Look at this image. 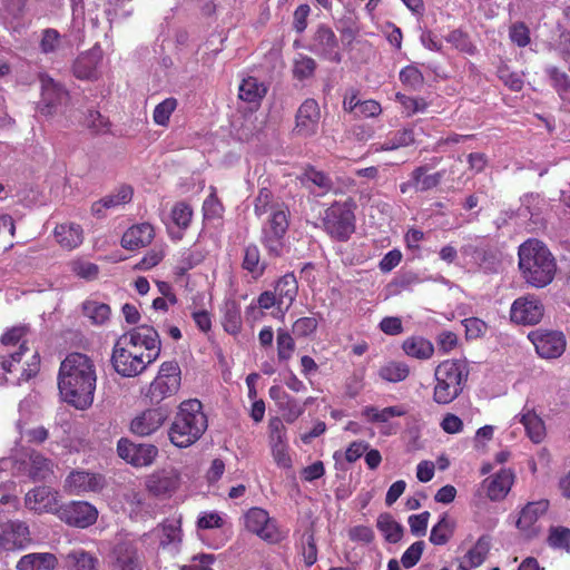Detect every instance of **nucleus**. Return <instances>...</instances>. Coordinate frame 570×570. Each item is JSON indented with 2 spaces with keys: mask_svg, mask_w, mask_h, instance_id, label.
I'll list each match as a JSON object with an SVG mask.
<instances>
[{
  "mask_svg": "<svg viewBox=\"0 0 570 570\" xmlns=\"http://www.w3.org/2000/svg\"><path fill=\"white\" fill-rule=\"evenodd\" d=\"M181 541V529L178 521H166L161 524L160 546L166 548Z\"/></svg>",
  "mask_w": 570,
  "mask_h": 570,
  "instance_id": "13d9d810",
  "label": "nucleus"
},
{
  "mask_svg": "<svg viewBox=\"0 0 570 570\" xmlns=\"http://www.w3.org/2000/svg\"><path fill=\"white\" fill-rule=\"evenodd\" d=\"M519 268L528 284L542 288L549 285L557 271L554 257L538 239H528L519 246Z\"/></svg>",
  "mask_w": 570,
  "mask_h": 570,
  "instance_id": "20e7f679",
  "label": "nucleus"
},
{
  "mask_svg": "<svg viewBox=\"0 0 570 570\" xmlns=\"http://www.w3.org/2000/svg\"><path fill=\"white\" fill-rule=\"evenodd\" d=\"M38 80L40 82V100L37 104V109L42 116L51 117L60 108L68 106L70 94L61 82L46 72H40Z\"/></svg>",
  "mask_w": 570,
  "mask_h": 570,
  "instance_id": "1a4fd4ad",
  "label": "nucleus"
},
{
  "mask_svg": "<svg viewBox=\"0 0 570 570\" xmlns=\"http://www.w3.org/2000/svg\"><path fill=\"white\" fill-rule=\"evenodd\" d=\"M402 350L407 356L417 360H429L434 354L433 344L422 336L407 337L402 344Z\"/></svg>",
  "mask_w": 570,
  "mask_h": 570,
  "instance_id": "58836bf2",
  "label": "nucleus"
},
{
  "mask_svg": "<svg viewBox=\"0 0 570 570\" xmlns=\"http://www.w3.org/2000/svg\"><path fill=\"white\" fill-rule=\"evenodd\" d=\"M118 455L136 468L149 466L158 455L154 444H137L128 439H120L117 443Z\"/></svg>",
  "mask_w": 570,
  "mask_h": 570,
  "instance_id": "dca6fc26",
  "label": "nucleus"
},
{
  "mask_svg": "<svg viewBox=\"0 0 570 570\" xmlns=\"http://www.w3.org/2000/svg\"><path fill=\"white\" fill-rule=\"evenodd\" d=\"M549 505L550 503L546 499L528 502L520 511L515 522L517 528L524 532L533 531L534 524L547 513Z\"/></svg>",
  "mask_w": 570,
  "mask_h": 570,
  "instance_id": "cd10ccee",
  "label": "nucleus"
},
{
  "mask_svg": "<svg viewBox=\"0 0 570 570\" xmlns=\"http://www.w3.org/2000/svg\"><path fill=\"white\" fill-rule=\"evenodd\" d=\"M395 100L403 107L406 117L416 112H422L428 108V102L421 97H410L402 92H396Z\"/></svg>",
  "mask_w": 570,
  "mask_h": 570,
  "instance_id": "4d7b16f0",
  "label": "nucleus"
},
{
  "mask_svg": "<svg viewBox=\"0 0 570 570\" xmlns=\"http://www.w3.org/2000/svg\"><path fill=\"white\" fill-rule=\"evenodd\" d=\"M546 73L560 98L570 104V77L554 66L548 67Z\"/></svg>",
  "mask_w": 570,
  "mask_h": 570,
  "instance_id": "79ce46f5",
  "label": "nucleus"
},
{
  "mask_svg": "<svg viewBox=\"0 0 570 570\" xmlns=\"http://www.w3.org/2000/svg\"><path fill=\"white\" fill-rule=\"evenodd\" d=\"M220 324L226 333L237 336L243 328L240 305L235 299H226L220 307Z\"/></svg>",
  "mask_w": 570,
  "mask_h": 570,
  "instance_id": "c85d7f7f",
  "label": "nucleus"
},
{
  "mask_svg": "<svg viewBox=\"0 0 570 570\" xmlns=\"http://www.w3.org/2000/svg\"><path fill=\"white\" fill-rule=\"evenodd\" d=\"M549 547L570 552V529L563 525H552L547 538Z\"/></svg>",
  "mask_w": 570,
  "mask_h": 570,
  "instance_id": "09e8293b",
  "label": "nucleus"
},
{
  "mask_svg": "<svg viewBox=\"0 0 570 570\" xmlns=\"http://www.w3.org/2000/svg\"><path fill=\"white\" fill-rule=\"evenodd\" d=\"M114 570H141L137 547L131 542H119L111 552Z\"/></svg>",
  "mask_w": 570,
  "mask_h": 570,
  "instance_id": "5701e85b",
  "label": "nucleus"
},
{
  "mask_svg": "<svg viewBox=\"0 0 570 570\" xmlns=\"http://www.w3.org/2000/svg\"><path fill=\"white\" fill-rule=\"evenodd\" d=\"M26 507L37 513L51 512L56 514L58 500L56 493L49 487H37L26 494Z\"/></svg>",
  "mask_w": 570,
  "mask_h": 570,
  "instance_id": "4be33fe9",
  "label": "nucleus"
},
{
  "mask_svg": "<svg viewBox=\"0 0 570 570\" xmlns=\"http://www.w3.org/2000/svg\"><path fill=\"white\" fill-rule=\"evenodd\" d=\"M275 294L278 299V306H291L295 301L298 292V284L293 273L283 275L275 285Z\"/></svg>",
  "mask_w": 570,
  "mask_h": 570,
  "instance_id": "c9c22d12",
  "label": "nucleus"
},
{
  "mask_svg": "<svg viewBox=\"0 0 570 570\" xmlns=\"http://www.w3.org/2000/svg\"><path fill=\"white\" fill-rule=\"evenodd\" d=\"M277 358L279 363H287L296 348V344L292 335L284 328L277 330L276 336Z\"/></svg>",
  "mask_w": 570,
  "mask_h": 570,
  "instance_id": "49530a36",
  "label": "nucleus"
},
{
  "mask_svg": "<svg viewBox=\"0 0 570 570\" xmlns=\"http://www.w3.org/2000/svg\"><path fill=\"white\" fill-rule=\"evenodd\" d=\"M528 338L542 358H558L566 351V336L560 331L535 330L529 333Z\"/></svg>",
  "mask_w": 570,
  "mask_h": 570,
  "instance_id": "4468645a",
  "label": "nucleus"
},
{
  "mask_svg": "<svg viewBox=\"0 0 570 570\" xmlns=\"http://www.w3.org/2000/svg\"><path fill=\"white\" fill-rule=\"evenodd\" d=\"M399 77L404 86L413 90L419 89L424 82V77L421 70L412 65L402 68Z\"/></svg>",
  "mask_w": 570,
  "mask_h": 570,
  "instance_id": "680f3d73",
  "label": "nucleus"
},
{
  "mask_svg": "<svg viewBox=\"0 0 570 570\" xmlns=\"http://www.w3.org/2000/svg\"><path fill=\"white\" fill-rule=\"evenodd\" d=\"M178 101L174 97L166 98L159 102L153 111V120L156 125L167 127L170 116L176 110Z\"/></svg>",
  "mask_w": 570,
  "mask_h": 570,
  "instance_id": "8fccbe9b",
  "label": "nucleus"
},
{
  "mask_svg": "<svg viewBox=\"0 0 570 570\" xmlns=\"http://www.w3.org/2000/svg\"><path fill=\"white\" fill-rule=\"evenodd\" d=\"M277 407L287 423L295 422L304 413V405H301L297 400L291 395L278 404Z\"/></svg>",
  "mask_w": 570,
  "mask_h": 570,
  "instance_id": "052dcab7",
  "label": "nucleus"
},
{
  "mask_svg": "<svg viewBox=\"0 0 570 570\" xmlns=\"http://www.w3.org/2000/svg\"><path fill=\"white\" fill-rule=\"evenodd\" d=\"M70 271L87 282H91L97 279L99 275V266L95 263L83 261V259H75L70 263Z\"/></svg>",
  "mask_w": 570,
  "mask_h": 570,
  "instance_id": "5fc2aeb1",
  "label": "nucleus"
},
{
  "mask_svg": "<svg viewBox=\"0 0 570 570\" xmlns=\"http://www.w3.org/2000/svg\"><path fill=\"white\" fill-rule=\"evenodd\" d=\"M318 320L314 316H304L297 318L292 326V331L296 337H307L316 332Z\"/></svg>",
  "mask_w": 570,
  "mask_h": 570,
  "instance_id": "0e129e2a",
  "label": "nucleus"
},
{
  "mask_svg": "<svg viewBox=\"0 0 570 570\" xmlns=\"http://www.w3.org/2000/svg\"><path fill=\"white\" fill-rule=\"evenodd\" d=\"M410 375V367L404 362L390 361L379 370V376L390 383H399Z\"/></svg>",
  "mask_w": 570,
  "mask_h": 570,
  "instance_id": "a19ab883",
  "label": "nucleus"
},
{
  "mask_svg": "<svg viewBox=\"0 0 570 570\" xmlns=\"http://www.w3.org/2000/svg\"><path fill=\"white\" fill-rule=\"evenodd\" d=\"M105 478L85 470L71 471L65 480V491L72 495L97 492L104 488Z\"/></svg>",
  "mask_w": 570,
  "mask_h": 570,
  "instance_id": "a211bd4d",
  "label": "nucleus"
},
{
  "mask_svg": "<svg viewBox=\"0 0 570 570\" xmlns=\"http://www.w3.org/2000/svg\"><path fill=\"white\" fill-rule=\"evenodd\" d=\"M134 189L129 185L119 186L115 193L109 194L91 205V213L97 217H104L105 212L131 202Z\"/></svg>",
  "mask_w": 570,
  "mask_h": 570,
  "instance_id": "bb28decb",
  "label": "nucleus"
},
{
  "mask_svg": "<svg viewBox=\"0 0 570 570\" xmlns=\"http://www.w3.org/2000/svg\"><path fill=\"white\" fill-rule=\"evenodd\" d=\"M102 56L104 52L99 45H95L88 51L80 53L72 65L73 76L80 80H96Z\"/></svg>",
  "mask_w": 570,
  "mask_h": 570,
  "instance_id": "aec40b11",
  "label": "nucleus"
},
{
  "mask_svg": "<svg viewBox=\"0 0 570 570\" xmlns=\"http://www.w3.org/2000/svg\"><path fill=\"white\" fill-rule=\"evenodd\" d=\"M242 268L249 273L254 279L264 275L266 263L262 261L261 250L256 244L252 243L245 246Z\"/></svg>",
  "mask_w": 570,
  "mask_h": 570,
  "instance_id": "f704fd0d",
  "label": "nucleus"
},
{
  "mask_svg": "<svg viewBox=\"0 0 570 570\" xmlns=\"http://www.w3.org/2000/svg\"><path fill=\"white\" fill-rule=\"evenodd\" d=\"M179 386L180 384L176 383L174 379L164 380L163 376H156L149 384L145 396L151 404H160L165 399L174 395Z\"/></svg>",
  "mask_w": 570,
  "mask_h": 570,
  "instance_id": "7c9ffc66",
  "label": "nucleus"
},
{
  "mask_svg": "<svg viewBox=\"0 0 570 570\" xmlns=\"http://www.w3.org/2000/svg\"><path fill=\"white\" fill-rule=\"evenodd\" d=\"M469 373L465 361L451 358L441 362L434 370L433 401L439 405L452 403L462 394Z\"/></svg>",
  "mask_w": 570,
  "mask_h": 570,
  "instance_id": "423d86ee",
  "label": "nucleus"
},
{
  "mask_svg": "<svg viewBox=\"0 0 570 570\" xmlns=\"http://www.w3.org/2000/svg\"><path fill=\"white\" fill-rule=\"evenodd\" d=\"M514 481V474L509 469H501L483 481L487 495L492 501L503 500Z\"/></svg>",
  "mask_w": 570,
  "mask_h": 570,
  "instance_id": "b1692460",
  "label": "nucleus"
},
{
  "mask_svg": "<svg viewBox=\"0 0 570 570\" xmlns=\"http://www.w3.org/2000/svg\"><path fill=\"white\" fill-rule=\"evenodd\" d=\"M544 314L542 302L533 294L518 297L511 305L510 320L518 325H535Z\"/></svg>",
  "mask_w": 570,
  "mask_h": 570,
  "instance_id": "ddd939ff",
  "label": "nucleus"
},
{
  "mask_svg": "<svg viewBox=\"0 0 570 570\" xmlns=\"http://www.w3.org/2000/svg\"><path fill=\"white\" fill-rule=\"evenodd\" d=\"M429 168L426 166H419L413 169L411 173V178L413 179L414 189L416 191H428L435 187H438L444 176V171H435L433 174H428Z\"/></svg>",
  "mask_w": 570,
  "mask_h": 570,
  "instance_id": "e433bc0d",
  "label": "nucleus"
},
{
  "mask_svg": "<svg viewBox=\"0 0 570 570\" xmlns=\"http://www.w3.org/2000/svg\"><path fill=\"white\" fill-rule=\"evenodd\" d=\"M30 328L27 325L13 326L6 331L0 337V381L6 380L8 374H16L17 381H28L38 372L40 357L36 352L32 355L35 368H24L20 365L22 356L29 351L24 338Z\"/></svg>",
  "mask_w": 570,
  "mask_h": 570,
  "instance_id": "7ed1b4c3",
  "label": "nucleus"
},
{
  "mask_svg": "<svg viewBox=\"0 0 570 570\" xmlns=\"http://www.w3.org/2000/svg\"><path fill=\"white\" fill-rule=\"evenodd\" d=\"M303 539L304 546L302 553L304 557V562L307 567H311L317 561V546L313 528H309L304 532Z\"/></svg>",
  "mask_w": 570,
  "mask_h": 570,
  "instance_id": "e2e57ef3",
  "label": "nucleus"
},
{
  "mask_svg": "<svg viewBox=\"0 0 570 570\" xmlns=\"http://www.w3.org/2000/svg\"><path fill=\"white\" fill-rule=\"evenodd\" d=\"M170 217L179 229H187L193 218V209L186 202H178L173 206Z\"/></svg>",
  "mask_w": 570,
  "mask_h": 570,
  "instance_id": "864d4df0",
  "label": "nucleus"
},
{
  "mask_svg": "<svg viewBox=\"0 0 570 570\" xmlns=\"http://www.w3.org/2000/svg\"><path fill=\"white\" fill-rule=\"evenodd\" d=\"M244 525L248 532L271 544L278 543L284 538L277 521L262 508H250L244 514Z\"/></svg>",
  "mask_w": 570,
  "mask_h": 570,
  "instance_id": "9d476101",
  "label": "nucleus"
},
{
  "mask_svg": "<svg viewBox=\"0 0 570 570\" xmlns=\"http://www.w3.org/2000/svg\"><path fill=\"white\" fill-rule=\"evenodd\" d=\"M145 487L155 498H170L180 487V473L175 469L155 471L146 478Z\"/></svg>",
  "mask_w": 570,
  "mask_h": 570,
  "instance_id": "2eb2a0df",
  "label": "nucleus"
},
{
  "mask_svg": "<svg viewBox=\"0 0 570 570\" xmlns=\"http://www.w3.org/2000/svg\"><path fill=\"white\" fill-rule=\"evenodd\" d=\"M445 40L463 53L473 55L476 50L469 35L461 29L450 31L445 36Z\"/></svg>",
  "mask_w": 570,
  "mask_h": 570,
  "instance_id": "603ef678",
  "label": "nucleus"
},
{
  "mask_svg": "<svg viewBox=\"0 0 570 570\" xmlns=\"http://www.w3.org/2000/svg\"><path fill=\"white\" fill-rule=\"evenodd\" d=\"M82 309L85 316H87L96 325L106 323L110 316L109 305L96 301L85 302Z\"/></svg>",
  "mask_w": 570,
  "mask_h": 570,
  "instance_id": "de8ad7c7",
  "label": "nucleus"
},
{
  "mask_svg": "<svg viewBox=\"0 0 570 570\" xmlns=\"http://www.w3.org/2000/svg\"><path fill=\"white\" fill-rule=\"evenodd\" d=\"M169 417L167 406L146 409L139 412L130 422V431L139 436H148L157 432Z\"/></svg>",
  "mask_w": 570,
  "mask_h": 570,
  "instance_id": "f3484780",
  "label": "nucleus"
},
{
  "mask_svg": "<svg viewBox=\"0 0 570 570\" xmlns=\"http://www.w3.org/2000/svg\"><path fill=\"white\" fill-rule=\"evenodd\" d=\"M304 178L318 187L323 194H327L333 189V181L331 177L326 173L317 170L313 166H307L305 168Z\"/></svg>",
  "mask_w": 570,
  "mask_h": 570,
  "instance_id": "6e6d98bb",
  "label": "nucleus"
},
{
  "mask_svg": "<svg viewBox=\"0 0 570 570\" xmlns=\"http://www.w3.org/2000/svg\"><path fill=\"white\" fill-rule=\"evenodd\" d=\"M424 541H415L402 554L401 563L405 569L414 567L421 559L424 551Z\"/></svg>",
  "mask_w": 570,
  "mask_h": 570,
  "instance_id": "774afa93",
  "label": "nucleus"
},
{
  "mask_svg": "<svg viewBox=\"0 0 570 570\" xmlns=\"http://www.w3.org/2000/svg\"><path fill=\"white\" fill-rule=\"evenodd\" d=\"M377 529L384 534L386 541L391 543L399 542L403 537V528L389 513L380 514L377 519Z\"/></svg>",
  "mask_w": 570,
  "mask_h": 570,
  "instance_id": "37998d69",
  "label": "nucleus"
},
{
  "mask_svg": "<svg viewBox=\"0 0 570 570\" xmlns=\"http://www.w3.org/2000/svg\"><path fill=\"white\" fill-rule=\"evenodd\" d=\"M267 86L256 77L244 78L238 87V98L248 104L259 105L267 94Z\"/></svg>",
  "mask_w": 570,
  "mask_h": 570,
  "instance_id": "2f4dec72",
  "label": "nucleus"
},
{
  "mask_svg": "<svg viewBox=\"0 0 570 570\" xmlns=\"http://www.w3.org/2000/svg\"><path fill=\"white\" fill-rule=\"evenodd\" d=\"M356 203L348 197L345 200L332 203L322 217L324 230L337 242H347L356 229Z\"/></svg>",
  "mask_w": 570,
  "mask_h": 570,
  "instance_id": "0eeeda50",
  "label": "nucleus"
},
{
  "mask_svg": "<svg viewBox=\"0 0 570 570\" xmlns=\"http://www.w3.org/2000/svg\"><path fill=\"white\" fill-rule=\"evenodd\" d=\"M61 47V36L57 29L47 28L42 31L39 43L40 51L45 55L53 53Z\"/></svg>",
  "mask_w": 570,
  "mask_h": 570,
  "instance_id": "bf43d9fd",
  "label": "nucleus"
},
{
  "mask_svg": "<svg viewBox=\"0 0 570 570\" xmlns=\"http://www.w3.org/2000/svg\"><path fill=\"white\" fill-rule=\"evenodd\" d=\"M454 529V521L450 520L446 513L442 514L439 522L431 529L430 542L434 546L446 544L453 537Z\"/></svg>",
  "mask_w": 570,
  "mask_h": 570,
  "instance_id": "ea45409f",
  "label": "nucleus"
},
{
  "mask_svg": "<svg viewBox=\"0 0 570 570\" xmlns=\"http://www.w3.org/2000/svg\"><path fill=\"white\" fill-rule=\"evenodd\" d=\"M285 206L283 202H278L275 198L274 193L269 188L262 187L254 199V214L256 217L261 218Z\"/></svg>",
  "mask_w": 570,
  "mask_h": 570,
  "instance_id": "4c0bfd02",
  "label": "nucleus"
},
{
  "mask_svg": "<svg viewBox=\"0 0 570 570\" xmlns=\"http://www.w3.org/2000/svg\"><path fill=\"white\" fill-rule=\"evenodd\" d=\"M29 461V475L33 481L46 480L51 474V462L41 453L32 452Z\"/></svg>",
  "mask_w": 570,
  "mask_h": 570,
  "instance_id": "c03bdc74",
  "label": "nucleus"
},
{
  "mask_svg": "<svg viewBox=\"0 0 570 570\" xmlns=\"http://www.w3.org/2000/svg\"><path fill=\"white\" fill-rule=\"evenodd\" d=\"M161 341L149 325H140L120 335L112 348L111 364L124 377L141 374L160 355Z\"/></svg>",
  "mask_w": 570,
  "mask_h": 570,
  "instance_id": "f257e3e1",
  "label": "nucleus"
},
{
  "mask_svg": "<svg viewBox=\"0 0 570 570\" xmlns=\"http://www.w3.org/2000/svg\"><path fill=\"white\" fill-rule=\"evenodd\" d=\"M86 124L95 134H106L111 126L109 119L102 116L98 110H88Z\"/></svg>",
  "mask_w": 570,
  "mask_h": 570,
  "instance_id": "338daca9",
  "label": "nucleus"
},
{
  "mask_svg": "<svg viewBox=\"0 0 570 570\" xmlns=\"http://www.w3.org/2000/svg\"><path fill=\"white\" fill-rule=\"evenodd\" d=\"M490 541L489 535H481L475 544L465 553L464 561L460 563L458 570H471L480 567L489 554Z\"/></svg>",
  "mask_w": 570,
  "mask_h": 570,
  "instance_id": "473e14b6",
  "label": "nucleus"
},
{
  "mask_svg": "<svg viewBox=\"0 0 570 570\" xmlns=\"http://www.w3.org/2000/svg\"><path fill=\"white\" fill-rule=\"evenodd\" d=\"M155 237L154 226L141 223L129 227L121 237V246L125 249L135 250L148 246Z\"/></svg>",
  "mask_w": 570,
  "mask_h": 570,
  "instance_id": "393cba45",
  "label": "nucleus"
},
{
  "mask_svg": "<svg viewBox=\"0 0 570 570\" xmlns=\"http://www.w3.org/2000/svg\"><path fill=\"white\" fill-rule=\"evenodd\" d=\"M519 422L523 425L527 436L535 444H540L547 436V428L542 417L527 405L519 414Z\"/></svg>",
  "mask_w": 570,
  "mask_h": 570,
  "instance_id": "a878e982",
  "label": "nucleus"
},
{
  "mask_svg": "<svg viewBox=\"0 0 570 570\" xmlns=\"http://www.w3.org/2000/svg\"><path fill=\"white\" fill-rule=\"evenodd\" d=\"M316 68L317 63L312 57L298 53L293 61V77L299 81L309 79L314 76Z\"/></svg>",
  "mask_w": 570,
  "mask_h": 570,
  "instance_id": "a18cd8bd",
  "label": "nucleus"
},
{
  "mask_svg": "<svg viewBox=\"0 0 570 570\" xmlns=\"http://www.w3.org/2000/svg\"><path fill=\"white\" fill-rule=\"evenodd\" d=\"M208 420L200 401L193 399L180 403L178 411L168 429L170 442L185 449L197 442L205 433Z\"/></svg>",
  "mask_w": 570,
  "mask_h": 570,
  "instance_id": "39448f33",
  "label": "nucleus"
},
{
  "mask_svg": "<svg viewBox=\"0 0 570 570\" xmlns=\"http://www.w3.org/2000/svg\"><path fill=\"white\" fill-rule=\"evenodd\" d=\"M53 235L57 243L67 250L77 248L83 240V230L79 224L75 223L57 225Z\"/></svg>",
  "mask_w": 570,
  "mask_h": 570,
  "instance_id": "c756f323",
  "label": "nucleus"
},
{
  "mask_svg": "<svg viewBox=\"0 0 570 570\" xmlns=\"http://www.w3.org/2000/svg\"><path fill=\"white\" fill-rule=\"evenodd\" d=\"M321 111L315 99H306L296 112L295 132L302 137H311L316 134Z\"/></svg>",
  "mask_w": 570,
  "mask_h": 570,
  "instance_id": "6ab92c4d",
  "label": "nucleus"
},
{
  "mask_svg": "<svg viewBox=\"0 0 570 570\" xmlns=\"http://www.w3.org/2000/svg\"><path fill=\"white\" fill-rule=\"evenodd\" d=\"M509 38L518 47L524 48L530 41V29L524 22H514L509 28Z\"/></svg>",
  "mask_w": 570,
  "mask_h": 570,
  "instance_id": "69168bd1",
  "label": "nucleus"
},
{
  "mask_svg": "<svg viewBox=\"0 0 570 570\" xmlns=\"http://www.w3.org/2000/svg\"><path fill=\"white\" fill-rule=\"evenodd\" d=\"M96 382V366L88 355L72 352L61 362L58 387L62 399L75 409L87 410L91 406Z\"/></svg>",
  "mask_w": 570,
  "mask_h": 570,
  "instance_id": "f03ea898",
  "label": "nucleus"
},
{
  "mask_svg": "<svg viewBox=\"0 0 570 570\" xmlns=\"http://www.w3.org/2000/svg\"><path fill=\"white\" fill-rule=\"evenodd\" d=\"M98 510L87 501H70L58 507L56 515L66 524L87 529L98 519Z\"/></svg>",
  "mask_w": 570,
  "mask_h": 570,
  "instance_id": "f8f14e48",
  "label": "nucleus"
},
{
  "mask_svg": "<svg viewBox=\"0 0 570 570\" xmlns=\"http://www.w3.org/2000/svg\"><path fill=\"white\" fill-rule=\"evenodd\" d=\"M58 560L52 553H29L20 558L17 570H53Z\"/></svg>",
  "mask_w": 570,
  "mask_h": 570,
  "instance_id": "72a5a7b5",
  "label": "nucleus"
},
{
  "mask_svg": "<svg viewBox=\"0 0 570 570\" xmlns=\"http://www.w3.org/2000/svg\"><path fill=\"white\" fill-rule=\"evenodd\" d=\"M307 49L321 59L334 63L342 61L340 40L334 30L325 23L317 26Z\"/></svg>",
  "mask_w": 570,
  "mask_h": 570,
  "instance_id": "9b49d317",
  "label": "nucleus"
},
{
  "mask_svg": "<svg viewBox=\"0 0 570 570\" xmlns=\"http://www.w3.org/2000/svg\"><path fill=\"white\" fill-rule=\"evenodd\" d=\"M498 78L511 91H521L524 85L522 76L510 69L505 63H501L497 69Z\"/></svg>",
  "mask_w": 570,
  "mask_h": 570,
  "instance_id": "3c124183",
  "label": "nucleus"
},
{
  "mask_svg": "<svg viewBox=\"0 0 570 570\" xmlns=\"http://www.w3.org/2000/svg\"><path fill=\"white\" fill-rule=\"evenodd\" d=\"M289 209L287 206L271 215L262 228L261 243L268 256L281 257L285 247V236L289 227Z\"/></svg>",
  "mask_w": 570,
  "mask_h": 570,
  "instance_id": "6e6552de",
  "label": "nucleus"
},
{
  "mask_svg": "<svg viewBox=\"0 0 570 570\" xmlns=\"http://www.w3.org/2000/svg\"><path fill=\"white\" fill-rule=\"evenodd\" d=\"M1 537L8 552L24 550L31 543L29 527L20 520L3 523L1 525Z\"/></svg>",
  "mask_w": 570,
  "mask_h": 570,
  "instance_id": "412c9836",
  "label": "nucleus"
}]
</instances>
